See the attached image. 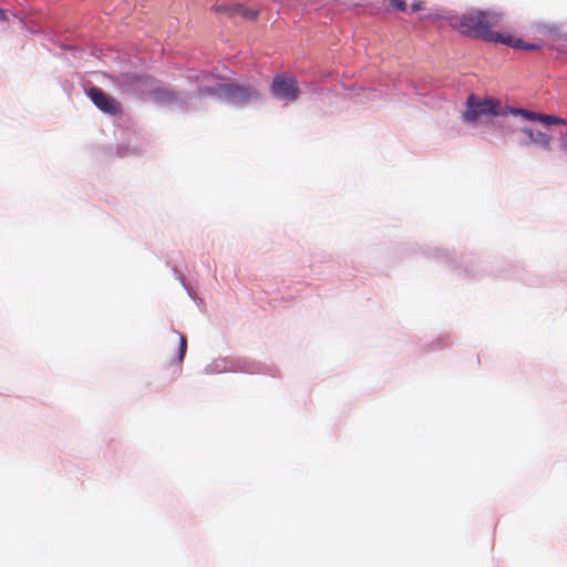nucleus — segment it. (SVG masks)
Instances as JSON below:
<instances>
[{
	"label": "nucleus",
	"mask_w": 567,
	"mask_h": 567,
	"mask_svg": "<svg viewBox=\"0 0 567 567\" xmlns=\"http://www.w3.org/2000/svg\"><path fill=\"white\" fill-rule=\"evenodd\" d=\"M539 122L545 125H553V124L566 125L567 124L566 120H564L563 117H558L556 115H546V114H540Z\"/></svg>",
	"instance_id": "nucleus-9"
},
{
	"label": "nucleus",
	"mask_w": 567,
	"mask_h": 567,
	"mask_svg": "<svg viewBox=\"0 0 567 567\" xmlns=\"http://www.w3.org/2000/svg\"><path fill=\"white\" fill-rule=\"evenodd\" d=\"M486 42L502 43L513 49H524V50H539L540 44L537 43H526L522 39L515 38L509 33H498L494 31H489V35H487Z\"/></svg>",
	"instance_id": "nucleus-6"
},
{
	"label": "nucleus",
	"mask_w": 567,
	"mask_h": 567,
	"mask_svg": "<svg viewBox=\"0 0 567 567\" xmlns=\"http://www.w3.org/2000/svg\"><path fill=\"white\" fill-rule=\"evenodd\" d=\"M501 14L492 10H470L462 16H451L450 25L461 34L486 40L491 28L497 25Z\"/></svg>",
	"instance_id": "nucleus-1"
},
{
	"label": "nucleus",
	"mask_w": 567,
	"mask_h": 567,
	"mask_svg": "<svg viewBox=\"0 0 567 567\" xmlns=\"http://www.w3.org/2000/svg\"><path fill=\"white\" fill-rule=\"evenodd\" d=\"M520 132L527 137L526 141H522L520 143L523 145H528V144H538L540 145L542 147H544L545 150H549L550 148V144H551V137L543 132H534L532 128H527V127H524L520 130Z\"/></svg>",
	"instance_id": "nucleus-8"
},
{
	"label": "nucleus",
	"mask_w": 567,
	"mask_h": 567,
	"mask_svg": "<svg viewBox=\"0 0 567 567\" xmlns=\"http://www.w3.org/2000/svg\"><path fill=\"white\" fill-rule=\"evenodd\" d=\"M187 350V340L184 336H179V349H178V358L177 363L181 365Z\"/></svg>",
	"instance_id": "nucleus-10"
},
{
	"label": "nucleus",
	"mask_w": 567,
	"mask_h": 567,
	"mask_svg": "<svg viewBox=\"0 0 567 567\" xmlns=\"http://www.w3.org/2000/svg\"><path fill=\"white\" fill-rule=\"evenodd\" d=\"M391 6L398 11L406 10V3L404 0H391Z\"/></svg>",
	"instance_id": "nucleus-12"
},
{
	"label": "nucleus",
	"mask_w": 567,
	"mask_h": 567,
	"mask_svg": "<svg viewBox=\"0 0 567 567\" xmlns=\"http://www.w3.org/2000/svg\"><path fill=\"white\" fill-rule=\"evenodd\" d=\"M516 112L519 113L520 115H523L528 121H538V122H539L540 114H542V113H536V112L527 111V110H523V109H519Z\"/></svg>",
	"instance_id": "nucleus-11"
},
{
	"label": "nucleus",
	"mask_w": 567,
	"mask_h": 567,
	"mask_svg": "<svg viewBox=\"0 0 567 567\" xmlns=\"http://www.w3.org/2000/svg\"><path fill=\"white\" fill-rule=\"evenodd\" d=\"M87 95L93 104L106 114L116 115L122 111L121 104L114 97L107 95L99 87H91L87 91Z\"/></svg>",
	"instance_id": "nucleus-5"
},
{
	"label": "nucleus",
	"mask_w": 567,
	"mask_h": 567,
	"mask_svg": "<svg viewBox=\"0 0 567 567\" xmlns=\"http://www.w3.org/2000/svg\"><path fill=\"white\" fill-rule=\"evenodd\" d=\"M423 9H424L423 1H416V2L411 4V11H413V12H416V11H420V10H423Z\"/></svg>",
	"instance_id": "nucleus-13"
},
{
	"label": "nucleus",
	"mask_w": 567,
	"mask_h": 567,
	"mask_svg": "<svg viewBox=\"0 0 567 567\" xmlns=\"http://www.w3.org/2000/svg\"><path fill=\"white\" fill-rule=\"evenodd\" d=\"M499 102L493 97L477 99L471 94L466 100V111L464 120L475 122L483 116H494L498 114Z\"/></svg>",
	"instance_id": "nucleus-2"
},
{
	"label": "nucleus",
	"mask_w": 567,
	"mask_h": 567,
	"mask_svg": "<svg viewBox=\"0 0 567 567\" xmlns=\"http://www.w3.org/2000/svg\"><path fill=\"white\" fill-rule=\"evenodd\" d=\"M213 9L217 12L226 13L230 17L240 16L247 20H255L258 16V11L245 8L241 4L235 6H214Z\"/></svg>",
	"instance_id": "nucleus-7"
},
{
	"label": "nucleus",
	"mask_w": 567,
	"mask_h": 567,
	"mask_svg": "<svg viewBox=\"0 0 567 567\" xmlns=\"http://www.w3.org/2000/svg\"><path fill=\"white\" fill-rule=\"evenodd\" d=\"M560 147L565 151H567V133L561 137V144Z\"/></svg>",
	"instance_id": "nucleus-14"
},
{
	"label": "nucleus",
	"mask_w": 567,
	"mask_h": 567,
	"mask_svg": "<svg viewBox=\"0 0 567 567\" xmlns=\"http://www.w3.org/2000/svg\"><path fill=\"white\" fill-rule=\"evenodd\" d=\"M270 90L275 97L285 102H295L300 94L297 79L286 74H277Z\"/></svg>",
	"instance_id": "nucleus-4"
},
{
	"label": "nucleus",
	"mask_w": 567,
	"mask_h": 567,
	"mask_svg": "<svg viewBox=\"0 0 567 567\" xmlns=\"http://www.w3.org/2000/svg\"><path fill=\"white\" fill-rule=\"evenodd\" d=\"M2 13H3L2 10H0V14H2Z\"/></svg>",
	"instance_id": "nucleus-15"
},
{
	"label": "nucleus",
	"mask_w": 567,
	"mask_h": 567,
	"mask_svg": "<svg viewBox=\"0 0 567 567\" xmlns=\"http://www.w3.org/2000/svg\"><path fill=\"white\" fill-rule=\"evenodd\" d=\"M216 92L230 103L238 105H245L254 100L260 99L258 90L248 83L219 85Z\"/></svg>",
	"instance_id": "nucleus-3"
}]
</instances>
